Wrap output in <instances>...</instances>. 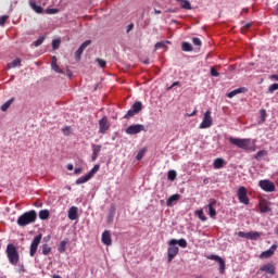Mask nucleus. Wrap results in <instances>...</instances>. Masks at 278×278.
I'll return each mask as SVG.
<instances>
[{
	"label": "nucleus",
	"instance_id": "nucleus-1",
	"mask_svg": "<svg viewBox=\"0 0 278 278\" xmlns=\"http://www.w3.org/2000/svg\"><path fill=\"white\" fill-rule=\"evenodd\" d=\"M228 140L230 144H233L235 147H238V149H242L249 153H255V151H257V144L254 139H240L230 137Z\"/></svg>",
	"mask_w": 278,
	"mask_h": 278
},
{
	"label": "nucleus",
	"instance_id": "nucleus-2",
	"mask_svg": "<svg viewBox=\"0 0 278 278\" xmlns=\"http://www.w3.org/2000/svg\"><path fill=\"white\" fill-rule=\"evenodd\" d=\"M5 253L12 266H16L18 262H21V254H18V249H16V245H14V243H9L7 245Z\"/></svg>",
	"mask_w": 278,
	"mask_h": 278
},
{
	"label": "nucleus",
	"instance_id": "nucleus-3",
	"mask_svg": "<svg viewBox=\"0 0 278 278\" xmlns=\"http://www.w3.org/2000/svg\"><path fill=\"white\" fill-rule=\"evenodd\" d=\"M36 218H38V214L34 210L28 211L17 218V225L20 227H27V225L36 223Z\"/></svg>",
	"mask_w": 278,
	"mask_h": 278
},
{
	"label": "nucleus",
	"instance_id": "nucleus-4",
	"mask_svg": "<svg viewBox=\"0 0 278 278\" xmlns=\"http://www.w3.org/2000/svg\"><path fill=\"white\" fill-rule=\"evenodd\" d=\"M169 247L167 249V256H168V262H173V260H175V257H177V255L179 254V247H177V239H172L169 241Z\"/></svg>",
	"mask_w": 278,
	"mask_h": 278
},
{
	"label": "nucleus",
	"instance_id": "nucleus-5",
	"mask_svg": "<svg viewBox=\"0 0 278 278\" xmlns=\"http://www.w3.org/2000/svg\"><path fill=\"white\" fill-rule=\"evenodd\" d=\"M214 125V119L212 118V111L207 110L204 115L202 123L200 124L199 128L200 129H210Z\"/></svg>",
	"mask_w": 278,
	"mask_h": 278
},
{
	"label": "nucleus",
	"instance_id": "nucleus-6",
	"mask_svg": "<svg viewBox=\"0 0 278 278\" xmlns=\"http://www.w3.org/2000/svg\"><path fill=\"white\" fill-rule=\"evenodd\" d=\"M140 112H142V102L137 101L131 105L130 110H128L127 114L124 115V118H131L136 116V114H140Z\"/></svg>",
	"mask_w": 278,
	"mask_h": 278
},
{
	"label": "nucleus",
	"instance_id": "nucleus-7",
	"mask_svg": "<svg viewBox=\"0 0 278 278\" xmlns=\"http://www.w3.org/2000/svg\"><path fill=\"white\" fill-rule=\"evenodd\" d=\"M141 131H147V128L142 124H134L125 129V134L128 136H136V134H140Z\"/></svg>",
	"mask_w": 278,
	"mask_h": 278
},
{
	"label": "nucleus",
	"instance_id": "nucleus-8",
	"mask_svg": "<svg viewBox=\"0 0 278 278\" xmlns=\"http://www.w3.org/2000/svg\"><path fill=\"white\" fill-rule=\"evenodd\" d=\"M258 186H260L261 190H264V192H275L277 190L275 182H273L268 179L260 180Z\"/></svg>",
	"mask_w": 278,
	"mask_h": 278
},
{
	"label": "nucleus",
	"instance_id": "nucleus-9",
	"mask_svg": "<svg viewBox=\"0 0 278 278\" xmlns=\"http://www.w3.org/2000/svg\"><path fill=\"white\" fill-rule=\"evenodd\" d=\"M42 240V235H37L31 243H30V251H29V255L30 257H34V255H36L37 251H38V247L40 245V242Z\"/></svg>",
	"mask_w": 278,
	"mask_h": 278
},
{
	"label": "nucleus",
	"instance_id": "nucleus-10",
	"mask_svg": "<svg viewBox=\"0 0 278 278\" xmlns=\"http://www.w3.org/2000/svg\"><path fill=\"white\" fill-rule=\"evenodd\" d=\"M206 260H213V262H217V264H219V273L220 275H225V268H226V264H225V260L216 254H211L208 256H206Z\"/></svg>",
	"mask_w": 278,
	"mask_h": 278
},
{
	"label": "nucleus",
	"instance_id": "nucleus-11",
	"mask_svg": "<svg viewBox=\"0 0 278 278\" xmlns=\"http://www.w3.org/2000/svg\"><path fill=\"white\" fill-rule=\"evenodd\" d=\"M237 197L243 205H249L250 200L249 195L247 194V189L244 187H240L237 191Z\"/></svg>",
	"mask_w": 278,
	"mask_h": 278
},
{
	"label": "nucleus",
	"instance_id": "nucleus-12",
	"mask_svg": "<svg viewBox=\"0 0 278 278\" xmlns=\"http://www.w3.org/2000/svg\"><path fill=\"white\" fill-rule=\"evenodd\" d=\"M90 45H92L91 40H86L84 43H81V46L75 52V60H76V62H79V60H81V53H84L85 49L87 47H90Z\"/></svg>",
	"mask_w": 278,
	"mask_h": 278
},
{
	"label": "nucleus",
	"instance_id": "nucleus-13",
	"mask_svg": "<svg viewBox=\"0 0 278 278\" xmlns=\"http://www.w3.org/2000/svg\"><path fill=\"white\" fill-rule=\"evenodd\" d=\"M108 129H110V123L108 122V116H103L99 121V132L105 134V131H108Z\"/></svg>",
	"mask_w": 278,
	"mask_h": 278
},
{
	"label": "nucleus",
	"instance_id": "nucleus-14",
	"mask_svg": "<svg viewBox=\"0 0 278 278\" xmlns=\"http://www.w3.org/2000/svg\"><path fill=\"white\" fill-rule=\"evenodd\" d=\"M276 251H277V244H273L270 249L262 252L260 257L261 260H268V257H273V255H275Z\"/></svg>",
	"mask_w": 278,
	"mask_h": 278
},
{
	"label": "nucleus",
	"instance_id": "nucleus-15",
	"mask_svg": "<svg viewBox=\"0 0 278 278\" xmlns=\"http://www.w3.org/2000/svg\"><path fill=\"white\" fill-rule=\"evenodd\" d=\"M260 270H261V273H266L267 275H275L277 269L273 263H267V264L263 265L260 268Z\"/></svg>",
	"mask_w": 278,
	"mask_h": 278
},
{
	"label": "nucleus",
	"instance_id": "nucleus-16",
	"mask_svg": "<svg viewBox=\"0 0 278 278\" xmlns=\"http://www.w3.org/2000/svg\"><path fill=\"white\" fill-rule=\"evenodd\" d=\"M102 244H105V247H112V233L110 230H104L102 232Z\"/></svg>",
	"mask_w": 278,
	"mask_h": 278
},
{
	"label": "nucleus",
	"instance_id": "nucleus-17",
	"mask_svg": "<svg viewBox=\"0 0 278 278\" xmlns=\"http://www.w3.org/2000/svg\"><path fill=\"white\" fill-rule=\"evenodd\" d=\"M116 215V206L114 204L111 205L108 216H106V223H114V216Z\"/></svg>",
	"mask_w": 278,
	"mask_h": 278
},
{
	"label": "nucleus",
	"instance_id": "nucleus-18",
	"mask_svg": "<svg viewBox=\"0 0 278 278\" xmlns=\"http://www.w3.org/2000/svg\"><path fill=\"white\" fill-rule=\"evenodd\" d=\"M242 92H247V88L244 87L237 88L230 91L229 93H227V97L228 99H233V97H236L237 94H242Z\"/></svg>",
	"mask_w": 278,
	"mask_h": 278
},
{
	"label": "nucleus",
	"instance_id": "nucleus-19",
	"mask_svg": "<svg viewBox=\"0 0 278 278\" xmlns=\"http://www.w3.org/2000/svg\"><path fill=\"white\" fill-rule=\"evenodd\" d=\"M216 200H212L211 202H210V204L207 205V207H208V215L211 216V218H214V216H216V208H214V207H216Z\"/></svg>",
	"mask_w": 278,
	"mask_h": 278
},
{
	"label": "nucleus",
	"instance_id": "nucleus-20",
	"mask_svg": "<svg viewBox=\"0 0 278 278\" xmlns=\"http://www.w3.org/2000/svg\"><path fill=\"white\" fill-rule=\"evenodd\" d=\"M77 212H78V208L77 206H72L70 210H68V218L70 220H77Z\"/></svg>",
	"mask_w": 278,
	"mask_h": 278
},
{
	"label": "nucleus",
	"instance_id": "nucleus-21",
	"mask_svg": "<svg viewBox=\"0 0 278 278\" xmlns=\"http://www.w3.org/2000/svg\"><path fill=\"white\" fill-rule=\"evenodd\" d=\"M92 155H91V161L96 162V160L99 157V153H101V144L98 146H92Z\"/></svg>",
	"mask_w": 278,
	"mask_h": 278
},
{
	"label": "nucleus",
	"instance_id": "nucleus-22",
	"mask_svg": "<svg viewBox=\"0 0 278 278\" xmlns=\"http://www.w3.org/2000/svg\"><path fill=\"white\" fill-rule=\"evenodd\" d=\"M51 67L52 70H54L55 73H64V71H62V68H60V65H58V58L52 56V62H51Z\"/></svg>",
	"mask_w": 278,
	"mask_h": 278
},
{
	"label": "nucleus",
	"instance_id": "nucleus-23",
	"mask_svg": "<svg viewBox=\"0 0 278 278\" xmlns=\"http://www.w3.org/2000/svg\"><path fill=\"white\" fill-rule=\"evenodd\" d=\"M179 199H181V195L178 193L170 195L166 202L167 206L173 207V203H175V201H179Z\"/></svg>",
	"mask_w": 278,
	"mask_h": 278
},
{
	"label": "nucleus",
	"instance_id": "nucleus-24",
	"mask_svg": "<svg viewBox=\"0 0 278 278\" xmlns=\"http://www.w3.org/2000/svg\"><path fill=\"white\" fill-rule=\"evenodd\" d=\"M271 208H270V205H268V203L266 202H261L260 203V212L262 214H268V212H270Z\"/></svg>",
	"mask_w": 278,
	"mask_h": 278
},
{
	"label": "nucleus",
	"instance_id": "nucleus-25",
	"mask_svg": "<svg viewBox=\"0 0 278 278\" xmlns=\"http://www.w3.org/2000/svg\"><path fill=\"white\" fill-rule=\"evenodd\" d=\"M176 1L180 3V8H182V10H192V4H190V1L188 0H176Z\"/></svg>",
	"mask_w": 278,
	"mask_h": 278
},
{
	"label": "nucleus",
	"instance_id": "nucleus-26",
	"mask_svg": "<svg viewBox=\"0 0 278 278\" xmlns=\"http://www.w3.org/2000/svg\"><path fill=\"white\" fill-rule=\"evenodd\" d=\"M213 166L214 168L216 169H220L223 168V166H225V160L218 157V159H215L214 163H213Z\"/></svg>",
	"mask_w": 278,
	"mask_h": 278
},
{
	"label": "nucleus",
	"instance_id": "nucleus-27",
	"mask_svg": "<svg viewBox=\"0 0 278 278\" xmlns=\"http://www.w3.org/2000/svg\"><path fill=\"white\" fill-rule=\"evenodd\" d=\"M265 155H268V151L266 150H260L255 156L254 160H256V162H260L262 160V157H265Z\"/></svg>",
	"mask_w": 278,
	"mask_h": 278
},
{
	"label": "nucleus",
	"instance_id": "nucleus-28",
	"mask_svg": "<svg viewBox=\"0 0 278 278\" xmlns=\"http://www.w3.org/2000/svg\"><path fill=\"white\" fill-rule=\"evenodd\" d=\"M90 179H91L90 176L87 174L76 180V186H81V184H86L90 181Z\"/></svg>",
	"mask_w": 278,
	"mask_h": 278
},
{
	"label": "nucleus",
	"instance_id": "nucleus-29",
	"mask_svg": "<svg viewBox=\"0 0 278 278\" xmlns=\"http://www.w3.org/2000/svg\"><path fill=\"white\" fill-rule=\"evenodd\" d=\"M50 216L49 210H41L39 212V218L40 220H48Z\"/></svg>",
	"mask_w": 278,
	"mask_h": 278
},
{
	"label": "nucleus",
	"instance_id": "nucleus-30",
	"mask_svg": "<svg viewBox=\"0 0 278 278\" xmlns=\"http://www.w3.org/2000/svg\"><path fill=\"white\" fill-rule=\"evenodd\" d=\"M30 8L36 11L37 14H42V7L36 4V2H30Z\"/></svg>",
	"mask_w": 278,
	"mask_h": 278
},
{
	"label": "nucleus",
	"instance_id": "nucleus-31",
	"mask_svg": "<svg viewBox=\"0 0 278 278\" xmlns=\"http://www.w3.org/2000/svg\"><path fill=\"white\" fill-rule=\"evenodd\" d=\"M195 216H198V218H200V220H202L203 223H205V220H207V217L203 213V210L195 211Z\"/></svg>",
	"mask_w": 278,
	"mask_h": 278
},
{
	"label": "nucleus",
	"instance_id": "nucleus-32",
	"mask_svg": "<svg viewBox=\"0 0 278 278\" xmlns=\"http://www.w3.org/2000/svg\"><path fill=\"white\" fill-rule=\"evenodd\" d=\"M99 168H101L100 165H94L92 167V169L87 175L90 176V178L92 179V177H94V175H97V173H99Z\"/></svg>",
	"mask_w": 278,
	"mask_h": 278
},
{
	"label": "nucleus",
	"instance_id": "nucleus-33",
	"mask_svg": "<svg viewBox=\"0 0 278 278\" xmlns=\"http://www.w3.org/2000/svg\"><path fill=\"white\" fill-rule=\"evenodd\" d=\"M167 178L169 181H175L177 179V172L172 169L167 173Z\"/></svg>",
	"mask_w": 278,
	"mask_h": 278
},
{
	"label": "nucleus",
	"instance_id": "nucleus-34",
	"mask_svg": "<svg viewBox=\"0 0 278 278\" xmlns=\"http://www.w3.org/2000/svg\"><path fill=\"white\" fill-rule=\"evenodd\" d=\"M262 236V232L251 231L249 232V240H257Z\"/></svg>",
	"mask_w": 278,
	"mask_h": 278
},
{
	"label": "nucleus",
	"instance_id": "nucleus-35",
	"mask_svg": "<svg viewBox=\"0 0 278 278\" xmlns=\"http://www.w3.org/2000/svg\"><path fill=\"white\" fill-rule=\"evenodd\" d=\"M12 103H14V98H11L1 106L2 112H7V110L10 108V105H12Z\"/></svg>",
	"mask_w": 278,
	"mask_h": 278
},
{
	"label": "nucleus",
	"instance_id": "nucleus-36",
	"mask_svg": "<svg viewBox=\"0 0 278 278\" xmlns=\"http://www.w3.org/2000/svg\"><path fill=\"white\" fill-rule=\"evenodd\" d=\"M181 50L186 52L192 51V45L190 42H182Z\"/></svg>",
	"mask_w": 278,
	"mask_h": 278
},
{
	"label": "nucleus",
	"instance_id": "nucleus-37",
	"mask_svg": "<svg viewBox=\"0 0 278 278\" xmlns=\"http://www.w3.org/2000/svg\"><path fill=\"white\" fill-rule=\"evenodd\" d=\"M66 241H61L58 248L59 253H65L66 252Z\"/></svg>",
	"mask_w": 278,
	"mask_h": 278
},
{
	"label": "nucleus",
	"instance_id": "nucleus-38",
	"mask_svg": "<svg viewBox=\"0 0 278 278\" xmlns=\"http://www.w3.org/2000/svg\"><path fill=\"white\" fill-rule=\"evenodd\" d=\"M16 66H21V59H15L9 64V68H16Z\"/></svg>",
	"mask_w": 278,
	"mask_h": 278
},
{
	"label": "nucleus",
	"instance_id": "nucleus-39",
	"mask_svg": "<svg viewBox=\"0 0 278 278\" xmlns=\"http://www.w3.org/2000/svg\"><path fill=\"white\" fill-rule=\"evenodd\" d=\"M51 253V247H49V244L45 243L42 245V254L43 255H49Z\"/></svg>",
	"mask_w": 278,
	"mask_h": 278
},
{
	"label": "nucleus",
	"instance_id": "nucleus-40",
	"mask_svg": "<svg viewBox=\"0 0 278 278\" xmlns=\"http://www.w3.org/2000/svg\"><path fill=\"white\" fill-rule=\"evenodd\" d=\"M177 244H179L181 249H186V247H188V241H186V239H180V240H177Z\"/></svg>",
	"mask_w": 278,
	"mask_h": 278
},
{
	"label": "nucleus",
	"instance_id": "nucleus-41",
	"mask_svg": "<svg viewBox=\"0 0 278 278\" xmlns=\"http://www.w3.org/2000/svg\"><path fill=\"white\" fill-rule=\"evenodd\" d=\"M96 62L99 64L101 68H105V66L108 65V62H105V60L102 59H97Z\"/></svg>",
	"mask_w": 278,
	"mask_h": 278
},
{
	"label": "nucleus",
	"instance_id": "nucleus-42",
	"mask_svg": "<svg viewBox=\"0 0 278 278\" xmlns=\"http://www.w3.org/2000/svg\"><path fill=\"white\" fill-rule=\"evenodd\" d=\"M275 90H278V84H277V83H275V84H273V85L269 86L268 92H269L270 94H273V92H275Z\"/></svg>",
	"mask_w": 278,
	"mask_h": 278
},
{
	"label": "nucleus",
	"instance_id": "nucleus-43",
	"mask_svg": "<svg viewBox=\"0 0 278 278\" xmlns=\"http://www.w3.org/2000/svg\"><path fill=\"white\" fill-rule=\"evenodd\" d=\"M211 75L212 77H220V73L216 71V67H211Z\"/></svg>",
	"mask_w": 278,
	"mask_h": 278
},
{
	"label": "nucleus",
	"instance_id": "nucleus-44",
	"mask_svg": "<svg viewBox=\"0 0 278 278\" xmlns=\"http://www.w3.org/2000/svg\"><path fill=\"white\" fill-rule=\"evenodd\" d=\"M266 116H267L266 110L262 109V110H261V122H262V123H265V122H266Z\"/></svg>",
	"mask_w": 278,
	"mask_h": 278
},
{
	"label": "nucleus",
	"instance_id": "nucleus-45",
	"mask_svg": "<svg viewBox=\"0 0 278 278\" xmlns=\"http://www.w3.org/2000/svg\"><path fill=\"white\" fill-rule=\"evenodd\" d=\"M42 42H45V37H39L35 42V47H40V45H42Z\"/></svg>",
	"mask_w": 278,
	"mask_h": 278
},
{
	"label": "nucleus",
	"instance_id": "nucleus-46",
	"mask_svg": "<svg viewBox=\"0 0 278 278\" xmlns=\"http://www.w3.org/2000/svg\"><path fill=\"white\" fill-rule=\"evenodd\" d=\"M9 16L8 15H2L0 16V26L3 27L5 25V21H8Z\"/></svg>",
	"mask_w": 278,
	"mask_h": 278
},
{
	"label": "nucleus",
	"instance_id": "nucleus-47",
	"mask_svg": "<svg viewBox=\"0 0 278 278\" xmlns=\"http://www.w3.org/2000/svg\"><path fill=\"white\" fill-rule=\"evenodd\" d=\"M144 153L146 151L144 150H140L136 156V160L140 161L144 157Z\"/></svg>",
	"mask_w": 278,
	"mask_h": 278
},
{
	"label": "nucleus",
	"instance_id": "nucleus-48",
	"mask_svg": "<svg viewBox=\"0 0 278 278\" xmlns=\"http://www.w3.org/2000/svg\"><path fill=\"white\" fill-rule=\"evenodd\" d=\"M192 42H193V45H194L195 47H201V45H202V42H201V40L199 39V37H194V38L192 39Z\"/></svg>",
	"mask_w": 278,
	"mask_h": 278
},
{
	"label": "nucleus",
	"instance_id": "nucleus-49",
	"mask_svg": "<svg viewBox=\"0 0 278 278\" xmlns=\"http://www.w3.org/2000/svg\"><path fill=\"white\" fill-rule=\"evenodd\" d=\"M53 49H60V39H54L52 41Z\"/></svg>",
	"mask_w": 278,
	"mask_h": 278
},
{
	"label": "nucleus",
	"instance_id": "nucleus-50",
	"mask_svg": "<svg viewBox=\"0 0 278 278\" xmlns=\"http://www.w3.org/2000/svg\"><path fill=\"white\" fill-rule=\"evenodd\" d=\"M238 236H239V238H247L249 240V232L239 231Z\"/></svg>",
	"mask_w": 278,
	"mask_h": 278
},
{
	"label": "nucleus",
	"instance_id": "nucleus-51",
	"mask_svg": "<svg viewBox=\"0 0 278 278\" xmlns=\"http://www.w3.org/2000/svg\"><path fill=\"white\" fill-rule=\"evenodd\" d=\"M60 12L58 9H47V14H58Z\"/></svg>",
	"mask_w": 278,
	"mask_h": 278
},
{
	"label": "nucleus",
	"instance_id": "nucleus-52",
	"mask_svg": "<svg viewBox=\"0 0 278 278\" xmlns=\"http://www.w3.org/2000/svg\"><path fill=\"white\" fill-rule=\"evenodd\" d=\"M164 47H165L164 42L155 43V49H164Z\"/></svg>",
	"mask_w": 278,
	"mask_h": 278
},
{
	"label": "nucleus",
	"instance_id": "nucleus-53",
	"mask_svg": "<svg viewBox=\"0 0 278 278\" xmlns=\"http://www.w3.org/2000/svg\"><path fill=\"white\" fill-rule=\"evenodd\" d=\"M63 134H65V136H68V131H71V127L66 126L62 129Z\"/></svg>",
	"mask_w": 278,
	"mask_h": 278
},
{
	"label": "nucleus",
	"instance_id": "nucleus-54",
	"mask_svg": "<svg viewBox=\"0 0 278 278\" xmlns=\"http://www.w3.org/2000/svg\"><path fill=\"white\" fill-rule=\"evenodd\" d=\"M84 169L81 168V167H77V168H75V170H74V173L76 174V175H81V172H83Z\"/></svg>",
	"mask_w": 278,
	"mask_h": 278
},
{
	"label": "nucleus",
	"instance_id": "nucleus-55",
	"mask_svg": "<svg viewBox=\"0 0 278 278\" xmlns=\"http://www.w3.org/2000/svg\"><path fill=\"white\" fill-rule=\"evenodd\" d=\"M197 112H199L197 109L193 110V112H191L190 114H188L187 116L190 118L192 116H197Z\"/></svg>",
	"mask_w": 278,
	"mask_h": 278
},
{
	"label": "nucleus",
	"instance_id": "nucleus-56",
	"mask_svg": "<svg viewBox=\"0 0 278 278\" xmlns=\"http://www.w3.org/2000/svg\"><path fill=\"white\" fill-rule=\"evenodd\" d=\"M131 29H134V24H129L127 26V29H126L127 34H129V31H131Z\"/></svg>",
	"mask_w": 278,
	"mask_h": 278
},
{
	"label": "nucleus",
	"instance_id": "nucleus-57",
	"mask_svg": "<svg viewBox=\"0 0 278 278\" xmlns=\"http://www.w3.org/2000/svg\"><path fill=\"white\" fill-rule=\"evenodd\" d=\"M252 26H253L252 23H247L243 27L244 29H251Z\"/></svg>",
	"mask_w": 278,
	"mask_h": 278
},
{
	"label": "nucleus",
	"instance_id": "nucleus-58",
	"mask_svg": "<svg viewBox=\"0 0 278 278\" xmlns=\"http://www.w3.org/2000/svg\"><path fill=\"white\" fill-rule=\"evenodd\" d=\"M271 79H275V81H278V75L277 74L271 75Z\"/></svg>",
	"mask_w": 278,
	"mask_h": 278
},
{
	"label": "nucleus",
	"instance_id": "nucleus-59",
	"mask_svg": "<svg viewBox=\"0 0 278 278\" xmlns=\"http://www.w3.org/2000/svg\"><path fill=\"white\" fill-rule=\"evenodd\" d=\"M175 86H179V81L173 83V85L169 88H175Z\"/></svg>",
	"mask_w": 278,
	"mask_h": 278
},
{
	"label": "nucleus",
	"instance_id": "nucleus-60",
	"mask_svg": "<svg viewBox=\"0 0 278 278\" xmlns=\"http://www.w3.org/2000/svg\"><path fill=\"white\" fill-rule=\"evenodd\" d=\"M74 166L73 164H67V170H73Z\"/></svg>",
	"mask_w": 278,
	"mask_h": 278
},
{
	"label": "nucleus",
	"instance_id": "nucleus-61",
	"mask_svg": "<svg viewBox=\"0 0 278 278\" xmlns=\"http://www.w3.org/2000/svg\"><path fill=\"white\" fill-rule=\"evenodd\" d=\"M154 14H162V11L154 9Z\"/></svg>",
	"mask_w": 278,
	"mask_h": 278
},
{
	"label": "nucleus",
	"instance_id": "nucleus-62",
	"mask_svg": "<svg viewBox=\"0 0 278 278\" xmlns=\"http://www.w3.org/2000/svg\"><path fill=\"white\" fill-rule=\"evenodd\" d=\"M21 270H22V273H25V266L24 265H21Z\"/></svg>",
	"mask_w": 278,
	"mask_h": 278
},
{
	"label": "nucleus",
	"instance_id": "nucleus-63",
	"mask_svg": "<svg viewBox=\"0 0 278 278\" xmlns=\"http://www.w3.org/2000/svg\"><path fill=\"white\" fill-rule=\"evenodd\" d=\"M276 235L278 236V227L276 228Z\"/></svg>",
	"mask_w": 278,
	"mask_h": 278
},
{
	"label": "nucleus",
	"instance_id": "nucleus-64",
	"mask_svg": "<svg viewBox=\"0 0 278 278\" xmlns=\"http://www.w3.org/2000/svg\"><path fill=\"white\" fill-rule=\"evenodd\" d=\"M244 12H249V9H245Z\"/></svg>",
	"mask_w": 278,
	"mask_h": 278
}]
</instances>
